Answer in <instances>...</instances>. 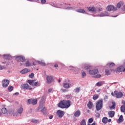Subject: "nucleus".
Returning <instances> with one entry per match:
<instances>
[{
  "label": "nucleus",
  "instance_id": "obj_2",
  "mask_svg": "<svg viewBox=\"0 0 125 125\" xmlns=\"http://www.w3.org/2000/svg\"><path fill=\"white\" fill-rule=\"evenodd\" d=\"M102 108H103V100L101 99L96 103V109L97 111H100Z\"/></svg>",
  "mask_w": 125,
  "mask_h": 125
},
{
  "label": "nucleus",
  "instance_id": "obj_51",
  "mask_svg": "<svg viewBox=\"0 0 125 125\" xmlns=\"http://www.w3.org/2000/svg\"><path fill=\"white\" fill-rule=\"evenodd\" d=\"M52 91V89H48V92H51Z\"/></svg>",
  "mask_w": 125,
  "mask_h": 125
},
{
  "label": "nucleus",
  "instance_id": "obj_1",
  "mask_svg": "<svg viewBox=\"0 0 125 125\" xmlns=\"http://www.w3.org/2000/svg\"><path fill=\"white\" fill-rule=\"evenodd\" d=\"M71 106V102L70 100H63L61 101L59 104L58 107L62 108V109H68Z\"/></svg>",
  "mask_w": 125,
  "mask_h": 125
},
{
  "label": "nucleus",
  "instance_id": "obj_58",
  "mask_svg": "<svg viewBox=\"0 0 125 125\" xmlns=\"http://www.w3.org/2000/svg\"><path fill=\"white\" fill-rule=\"evenodd\" d=\"M28 0L29 1H34V0Z\"/></svg>",
  "mask_w": 125,
  "mask_h": 125
},
{
  "label": "nucleus",
  "instance_id": "obj_21",
  "mask_svg": "<svg viewBox=\"0 0 125 125\" xmlns=\"http://www.w3.org/2000/svg\"><path fill=\"white\" fill-rule=\"evenodd\" d=\"M79 116H81V111H80V110H78L75 112L74 116L78 118Z\"/></svg>",
  "mask_w": 125,
  "mask_h": 125
},
{
  "label": "nucleus",
  "instance_id": "obj_27",
  "mask_svg": "<svg viewBox=\"0 0 125 125\" xmlns=\"http://www.w3.org/2000/svg\"><path fill=\"white\" fill-rule=\"evenodd\" d=\"M122 5H124V2L123 1H120L118 4H117V7L118 8H120Z\"/></svg>",
  "mask_w": 125,
  "mask_h": 125
},
{
  "label": "nucleus",
  "instance_id": "obj_38",
  "mask_svg": "<svg viewBox=\"0 0 125 125\" xmlns=\"http://www.w3.org/2000/svg\"><path fill=\"white\" fill-rule=\"evenodd\" d=\"M105 74L106 75H110V71H109V70H108V69H105Z\"/></svg>",
  "mask_w": 125,
  "mask_h": 125
},
{
  "label": "nucleus",
  "instance_id": "obj_44",
  "mask_svg": "<svg viewBox=\"0 0 125 125\" xmlns=\"http://www.w3.org/2000/svg\"><path fill=\"white\" fill-rule=\"evenodd\" d=\"M41 1L42 4H44L46 2V0H41Z\"/></svg>",
  "mask_w": 125,
  "mask_h": 125
},
{
  "label": "nucleus",
  "instance_id": "obj_6",
  "mask_svg": "<svg viewBox=\"0 0 125 125\" xmlns=\"http://www.w3.org/2000/svg\"><path fill=\"white\" fill-rule=\"evenodd\" d=\"M22 89H29V90H32L33 88L28 84V83L22 84L21 86Z\"/></svg>",
  "mask_w": 125,
  "mask_h": 125
},
{
  "label": "nucleus",
  "instance_id": "obj_43",
  "mask_svg": "<svg viewBox=\"0 0 125 125\" xmlns=\"http://www.w3.org/2000/svg\"><path fill=\"white\" fill-rule=\"evenodd\" d=\"M114 66H115V63L114 62H111L109 65V67H114Z\"/></svg>",
  "mask_w": 125,
  "mask_h": 125
},
{
  "label": "nucleus",
  "instance_id": "obj_23",
  "mask_svg": "<svg viewBox=\"0 0 125 125\" xmlns=\"http://www.w3.org/2000/svg\"><path fill=\"white\" fill-rule=\"evenodd\" d=\"M4 59L6 60H9L11 58V56L10 55H3Z\"/></svg>",
  "mask_w": 125,
  "mask_h": 125
},
{
  "label": "nucleus",
  "instance_id": "obj_15",
  "mask_svg": "<svg viewBox=\"0 0 125 125\" xmlns=\"http://www.w3.org/2000/svg\"><path fill=\"white\" fill-rule=\"evenodd\" d=\"M88 10L89 11H90L91 12H96V8H95L94 7H87Z\"/></svg>",
  "mask_w": 125,
  "mask_h": 125
},
{
  "label": "nucleus",
  "instance_id": "obj_41",
  "mask_svg": "<svg viewBox=\"0 0 125 125\" xmlns=\"http://www.w3.org/2000/svg\"><path fill=\"white\" fill-rule=\"evenodd\" d=\"M80 87H77L75 89V92L78 93L80 92Z\"/></svg>",
  "mask_w": 125,
  "mask_h": 125
},
{
  "label": "nucleus",
  "instance_id": "obj_16",
  "mask_svg": "<svg viewBox=\"0 0 125 125\" xmlns=\"http://www.w3.org/2000/svg\"><path fill=\"white\" fill-rule=\"evenodd\" d=\"M115 111H109L108 114L109 118H114V116H115Z\"/></svg>",
  "mask_w": 125,
  "mask_h": 125
},
{
  "label": "nucleus",
  "instance_id": "obj_47",
  "mask_svg": "<svg viewBox=\"0 0 125 125\" xmlns=\"http://www.w3.org/2000/svg\"><path fill=\"white\" fill-rule=\"evenodd\" d=\"M110 109H115V104H113L111 107Z\"/></svg>",
  "mask_w": 125,
  "mask_h": 125
},
{
  "label": "nucleus",
  "instance_id": "obj_7",
  "mask_svg": "<svg viewBox=\"0 0 125 125\" xmlns=\"http://www.w3.org/2000/svg\"><path fill=\"white\" fill-rule=\"evenodd\" d=\"M2 84L3 87H7L8 84H9V81L7 79H4L2 82Z\"/></svg>",
  "mask_w": 125,
  "mask_h": 125
},
{
  "label": "nucleus",
  "instance_id": "obj_29",
  "mask_svg": "<svg viewBox=\"0 0 125 125\" xmlns=\"http://www.w3.org/2000/svg\"><path fill=\"white\" fill-rule=\"evenodd\" d=\"M81 125H86V123L85 122V120H83L81 122Z\"/></svg>",
  "mask_w": 125,
  "mask_h": 125
},
{
  "label": "nucleus",
  "instance_id": "obj_39",
  "mask_svg": "<svg viewBox=\"0 0 125 125\" xmlns=\"http://www.w3.org/2000/svg\"><path fill=\"white\" fill-rule=\"evenodd\" d=\"M34 73H31L29 75V77L30 78V79H33L34 78Z\"/></svg>",
  "mask_w": 125,
  "mask_h": 125
},
{
  "label": "nucleus",
  "instance_id": "obj_14",
  "mask_svg": "<svg viewBox=\"0 0 125 125\" xmlns=\"http://www.w3.org/2000/svg\"><path fill=\"white\" fill-rule=\"evenodd\" d=\"M46 80H47V83H52V81H53L52 76H47Z\"/></svg>",
  "mask_w": 125,
  "mask_h": 125
},
{
  "label": "nucleus",
  "instance_id": "obj_52",
  "mask_svg": "<svg viewBox=\"0 0 125 125\" xmlns=\"http://www.w3.org/2000/svg\"><path fill=\"white\" fill-rule=\"evenodd\" d=\"M108 123H110V122L112 121V120L111 119H109L108 120H107Z\"/></svg>",
  "mask_w": 125,
  "mask_h": 125
},
{
  "label": "nucleus",
  "instance_id": "obj_31",
  "mask_svg": "<svg viewBox=\"0 0 125 125\" xmlns=\"http://www.w3.org/2000/svg\"><path fill=\"white\" fill-rule=\"evenodd\" d=\"M41 111L42 113H43V114L44 115L45 114V113H46V108L45 107H43Z\"/></svg>",
  "mask_w": 125,
  "mask_h": 125
},
{
  "label": "nucleus",
  "instance_id": "obj_33",
  "mask_svg": "<svg viewBox=\"0 0 125 125\" xmlns=\"http://www.w3.org/2000/svg\"><path fill=\"white\" fill-rule=\"evenodd\" d=\"M32 123H33V124H39V121L33 119L31 121Z\"/></svg>",
  "mask_w": 125,
  "mask_h": 125
},
{
  "label": "nucleus",
  "instance_id": "obj_55",
  "mask_svg": "<svg viewBox=\"0 0 125 125\" xmlns=\"http://www.w3.org/2000/svg\"><path fill=\"white\" fill-rule=\"evenodd\" d=\"M0 70H2V66L0 65Z\"/></svg>",
  "mask_w": 125,
  "mask_h": 125
},
{
  "label": "nucleus",
  "instance_id": "obj_25",
  "mask_svg": "<svg viewBox=\"0 0 125 125\" xmlns=\"http://www.w3.org/2000/svg\"><path fill=\"white\" fill-rule=\"evenodd\" d=\"M1 112H2V114H4L5 115H6V114H7L8 113L7 109L5 108H2Z\"/></svg>",
  "mask_w": 125,
  "mask_h": 125
},
{
  "label": "nucleus",
  "instance_id": "obj_34",
  "mask_svg": "<svg viewBox=\"0 0 125 125\" xmlns=\"http://www.w3.org/2000/svg\"><path fill=\"white\" fill-rule=\"evenodd\" d=\"M8 89L10 92L12 91L13 90V87L12 86H9L8 87Z\"/></svg>",
  "mask_w": 125,
  "mask_h": 125
},
{
  "label": "nucleus",
  "instance_id": "obj_4",
  "mask_svg": "<svg viewBox=\"0 0 125 125\" xmlns=\"http://www.w3.org/2000/svg\"><path fill=\"white\" fill-rule=\"evenodd\" d=\"M114 93V96H115L116 98H122V97L124 96V94L122 92H118V91H115Z\"/></svg>",
  "mask_w": 125,
  "mask_h": 125
},
{
  "label": "nucleus",
  "instance_id": "obj_53",
  "mask_svg": "<svg viewBox=\"0 0 125 125\" xmlns=\"http://www.w3.org/2000/svg\"><path fill=\"white\" fill-rule=\"evenodd\" d=\"M19 95V93H18V92L15 93V95Z\"/></svg>",
  "mask_w": 125,
  "mask_h": 125
},
{
  "label": "nucleus",
  "instance_id": "obj_10",
  "mask_svg": "<svg viewBox=\"0 0 125 125\" xmlns=\"http://www.w3.org/2000/svg\"><path fill=\"white\" fill-rule=\"evenodd\" d=\"M28 102L29 104H32V105H36L37 104V103H38V101L37 100V99H28Z\"/></svg>",
  "mask_w": 125,
  "mask_h": 125
},
{
  "label": "nucleus",
  "instance_id": "obj_24",
  "mask_svg": "<svg viewBox=\"0 0 125 125\" xmlns=\"http://www.w3.org/2000/svg\"><path fill=\"white\" fill-rule=\"evenodd\" d=\"M100 16H101L102 17H104L105 16H109V13H108V12H104V13H102L100 14Z\"/></svg>",
  "mask_w": 125,
  "mask_h": 125
},
{
  "label": "nucleus",
  "instance_id": "obj_12",
  "mask_svg": "<svg viewBox=\"0 0 125 125\" xmlns=\"http://www.w3.org/2000/svg\"><path fill=\"white\" fill-rule=\"evenodd\" d=\"M37 64H39L40 65H41V66H45V63L42 62V61H36L33 62V65L34 66H36Z\"/></svg>",
  "mask_w": 125,
  "mask_h": 125
},
{
  "label": "nucleus",
  "instance_id": "obj_60",
  "mask_svg": "<svg viewBox=\"0 0 125 125\" xmlns=\"http://www.w3.org/2000/svg\"><path fill=\"white\" fill-rule=\"evenodd\" d=\"M58 82H59V83H60V82H61V81L60 80V79H59V80H58Z\"/></svg>",
  "mask_w": 125,
  "mask_h": 125
},
{
  "label": "nucleus",
  "instance_id": "obj_11",
  "mask_svg": "<svg viewBox=\"0 0 125 125\" xmlns=\"http://www.w3.org/2000/svg\"><path fill=\"white\" fill-rule=\"evenodd\" d=\"M57 114L59 118H62L65 115V112L62 110H59L57 111Z\"/></svg>",
  "mask_w": 125,
  "mask_h": 125
},
{
  "label": "nucleus",
  "instance_id": "obj_36",
  "mask_svg": "<svg viewBox=\"0 0 125 125\" xmlns=\"http://www.w3.org/2000/svg\"><path fill=\"white\" fill-rule=\"evenodd\" d=\"M44 104V98H42L40 101V104Z\"/></svg>",
  "mask_w": 125,
  "mask_h": 125
},
{
  "label": "nucleus",
  "instance_id": "obj_40",
  "mask_svg": "<svg viewBox=\"0 0 125 125\" xmlns=\"http://www.w3.org/2000/svg\"><path fill=\"white\" fill-rule=\"evenodd\" d=\"M92 122H93V118H90L88 120V123H89L90 124H91V123H92Z\"/></svg>",
  "mask_w": 125,
  "mask_h": 125
},
{
  "label": "nucleus",
  "instance_id": "obj_50",
  "mask_svg": "<svg viewBox=\"0 0 125 125\" xmlns=\"http://www.w3.org/2000/svg\"><path fill=\"white\" fill-rule=\"evenodd\" d=\"M53 118V116L51 115L49 117V119H50V120H51V119H52Z\"/></svg>",
  "mask_w": 125,
  "mask_h": 125
},
{
  "label": "nucleus",
  "instance_id": "obj_17",
  "mask_svg": "<svg viewBox=\"0 0 125 125\" xmlns=\"http://www.w3.org/2000/svg\"><path fill=\"white\" fill-rule=\"evenodd\" d=\"M118 72H125V68L124 66H119L117 69Z\"/></svg>",
  "mask_w": 125,
  "mask_h": 125
},
{
  "label": "nucleus",
  "instance_id": "obj_9",
  "mask_svg": "<svg viewBox=\"0 0 125 125\" xmlns=\"http://www.w3.org/2000/svg\"><path fill=\"white\" fill-rule=\"evenodd\" d=\"M106 9L107 10V11H113V10H117V9L112 5L107 6L106 8Z\"/></svg>",
  "mask_w": 125,
  "mask_h": 125
},
{
  "label": "nucleus",
  "instance_id": "obj_42",
  "mask_svg": "<svg viewBox=\"0 0 125 125\" xmlns=\"http://www.w3.org/2000/svg\"><path fill=\"white\" fill-rule=\"evenodd\" d=\"M65 96L67 98H68V99H71L72 98V96L71 95H66Z\"/></svg>",
  "mask_w": 125,
  "mask_h": 125
},
{
  "label": "nucleus",
  "instance_id": "obj_5",
  "mask_svg": "<svg viewBox=\"0 0 125 125\" xmlns=\"http://www.w3.org/2000/svg\"><path fill=\"white\" fill-rule=\"evenodd\" d=\"M27 83L32 86H38L39 85V82H35V80H28Z\"/></svg>",
  "mask_w": 125,
  "mask_h": 125
},
{
  "label": "nucleus",
  "instance_id": "obj_49",
  "mask_svg": "<svg viewBox=\"0 0 125 125\" xmlns=\"http://www.w3.org/2000/svg\"><path fill=\"white\" fill-rule=\"evenodd\" d=\"M96 116L97 118H99V117H100V114L97 113Z\"/></svg>",
  "mask_w": 125,
  "mask_h": 125
},
{
  "label": "nucleus",
  "instance_id": "obj_3",
  "mask_svg": "<svg viewBox=\"0 0 125 125\" xmlns=\"http://www.w3.org/2000/svg\"><path fill=\"white\" fill-rule=\"evenodd\" d=\"M89 73L90 75H92L93 76H94V77H95L96 79L101 78V75L97 74L99 73L98 69H97L93 70H90L89 71Z\"/></svg>",
  "mask_w": 125,
  "mask_h": 125
},
{
  "label": "nucleus",
  "instance_id": "obj_26",
  "mask_svg": "<svg viewBox=\"0 0 125 125\" xmlns=\"http://www.w3.org/2000/svg\"><path fill=\"white\" fill-rule=\"evenodd\" d=\"M77 12H79V13H84L85 12V10L83 9H79L76 10Z\"/></svg>",
  "mask_w": 125,
  "mask_h": 125
},
{
  "label": "nucleus",
  "instance_id": "obj_62",
  "mask_svg": "<svg viewBox=\"0 0 125 125\" xmlns=\"http://www.w3.org/2000/svg\"><path fill=\"white\" fill-rule=\"evenodd\" d=\"M0 116H1V112H0Z\"/></svg>",
  "mask_w": 125,
  "mask_h": 125
},
{
  "label": "nucleus",
  "instance_id": "obj_18",
  "mask_svg": "<svg viewBox=\"0 0 125 125\" xmlns=\"http://www.w3.org/2000/svg\"><path fill=\"white\" fill-rule=\"evenodd\" d=\"M87 106L89 109H92L93 107V103H92V102L91 101H89Z\"/></svg>",
  "mask_w": 125,
  "mask_h": 125
},
{
  "label": "nucleus",
  "instance_id": "obj_8",
  "mask_svg": "<svg viewBox=\"0 0 125 125\" xmlns=\"http://www.w3.org/2000/svg\"><path fill=\"white\" fill-rule=\"evenodd\" d=\"M16 60L19 62H24L25 61V57L23 56H18L16 57Z\"/></svg>",
  "mask_w": 125,
  "mask_h": 125
},
{
  "label": "nucleus",
  "instance_id": "obj_46",
  "mask_svg": "<svg viewBox=\"0 0 125 125\" xmlns=\"http://www.w3.org/2000/svg\"><path fill=\"white\" fill-rule=\"evenodd\" d=\"M102 10H103V8L102 7L98 8V11H102Z\"/></svg>",
  "mask_w": 125,
  "mask_h": 125
},
{
  "label": "nucleus",
  "instance_id": "obj_56",
  "mask_svg": "<svg viewBox=\"0 0 125 125\" xmlns=\"http://www.w3.org/2000/svg\"><path fill=\"white\" fill-rule=\"evenodd\" d=\"M88 125H96L95 123H93L92 124H88Z\"/></svg>",
  "mask_w": 125,
  "mask_h": 125
},
{
  "label": "nucleus",
  "instance_id": "obj_32",
  "mask_svg": "<svg viewBox=\"0 0 125 125\" xmlns=\"http://www.w3.org/2000/svg\"><path fill=\"white\" fill-rule=\"evenodd\" d=\"M98 97H99L98 95L96 94L93 96V100H96L97 99H98Z\"/></svg>",
  "mask_w": 125,
  "mask_h": 125
},
{
  "label": "nucleus",
  "instance_id": "obj_57",
  "mask_svg": "<svg viewBox=\"0 0 125 125\" xmlns=\"http://www.w3.org/2000/svg\"><path fill=\"white\" fill-rule=\"evenodd\" d=\"M111 95H112V96H115V94H114V93H111Z\"/></svg>",
  "mask_w": 125,
  "mask_h": 125
},
{
  "label": "nucleus",
  "instance_id": "obj_63",
  "mask_svg": "<svg viewBox=\"0 0 125 125\" xmlns=\"http://www.w3.org/2000/svg\"><path fill=\"white\" fill-rule=\"evenodd\" d=\"M124 9H125V5L124 6Z\"/></svg>",
  "mask_w": 125,
  "mask_h": 125
},
{
  "label": "nucleus",
  "instance_id": "obj_20",
  "mask_svg": "<svg viewBox=\"0 0 125 125\" xmlns=\"http://www.w3.org/2000/svg\"><path fill=\"white\" fill-rule=\"evenodd\" d=\"M71 84L69 83H63V86L64 88H69L71 86Z\"/></svg>",
  "mask_w": 125,
  "mask_h": 125
},
{
  "label": "nucleus",
  "instance_id": "obj_30",
  "mask_svg": "<svg viewBox=\"0 0 125 125\" xmlns=\"http://www.w3.org/2000/svg\"><path fill=\"white\" fill-rule=\"evenodd\" d=\"M25 66L26 67H29L31 66V63H30V61H27L25 63Z\"/></svg>",
  "mask_w": 125,
  "mask_h": 125
},
{
  "label": "nucleus",
  "instance_id": "obj_37",
  "mask_svg": "<svg viewBox=\"0 0 125 125\" xmlns=\"http://www.w3.org/2000/svg\"><path fill=\"white\" fill-rule=\"evenodd\" d=\"M82 78H84V77H86V73H85V72H84V71H83L82 72Z\"/></svg>",
  "mask_w": 125,
  "mask_h": 125
},
{
  "label": "nucleus",
  "instance_id": "obj_48",
  "mask_svg": "<svg viewBox=\"0 0 125 125\" xmlns=\"http://www.w3.org/2000/svg\"><path fill=\"white\" fill-rule=\"evenodd\" d=\"M58 67V64L57 63H55L54 64V67L55 68H57Z\"/></svg>",
  "mask_w": 125,
  "mask_h": 125
},
{
  "label": "nucleus",
  "instance_id": "obj_35",
  "mask_svg": "<svg viewBox=\"0 0 125 125\" xmlns=\"http://www.w3.org/2000/svg\"><path fill=\"white\" fill-rule=\"evenodd\" d=\"M97 86H101L102 85V82H99L96 83Z\"/></svg>",
  "mask_w": 125,
  "mask_h": 125
},
{
  "label": "nucleus",
  "instance_id": "obj_64",
  "mask_svg": "<svg viewBox=\"0 0 125 125\" xmlns=\"http://www.w3.org/2000/svg\"><path fill=\"white\" fill-rule=\"evenodd\" d=\"M88 113H89V110H88Z\"/></svg>",
  "mask_w": 125,
  "mask_h": 125
},
{
  "label": "nucleus",
  "instance_id": "obj_61",
  "mask_svg": "<svg viewBox=\"0 0 125 125\" xmlns=\"http://www.w3.org/2000/svg\"><path fill=\"white\" fill-rule=\"evenodd\" d=\"M36 1H40V0H35Z\"/></svg>",
  "mask_w": 125,
  "mask_h": 125
},
{
  "label": "nucleus",
  "instance_id": "obj_59",
  "mask_svg": "<svg viewBox=\"0 0 125 125\" xmlns=\"http://www.w3.org/2000/svg\"><path fill=\"white\" fill-rule=\"evenodd\" d=\"M97 92H100V90H98L97 91Z\"/></svg>",
  "mask_w": 125,
  "mask_h": 125
},
{
  "label": "nucleus",
  "instance_id": "obj_22",
  "mask_svg": "<svg viewBox=\"0 0 125 125\" xmlns=\"http://www.w3.org/2000/svg\"><path fill=\"white\" fill-rule=\"evenodd\" d=\"M122 122H124V117H123V115H121L117 120V123L120 124V123H122Z\"/></svg>",
  "mask_w": 125,
  "mask_h": 125
},
{
  "label": "nucleus",
  "instance_id": "obj_28",
  "mask_svg": "<svg viewBox=\"0 0 125 125\" xmlns=\"http://www.w3.org/2000/svg\"><path fill=\"white\" fill-rule=\"evenodd\" d=\"M108 122V118L107 117H104L102 119V122L104 124H107V122Z\"/></svg>",
  "mask_w": 125,
  "mask_h": 125
},
{
  "label": "nucleus",
  "instance_id": "obj_13",
  "mask_svg": "<svg viewBox=\"0 0 125 125\" xmlns=\"http://www.w3.org/2000/svg\"><path fill=\"white\" fill-rule=\"evenodd\" d=\"M23 106L22 105H21L20 107H19L17 110V113L18 114H22V113H23Z\"/></svg>",
  "mask_w": 125,
  "mask_h": 125
},
{
  "label": "nucleus",
  "instance_id": "obj_54",
  "mask_svg": "<svg viewBox=\"0 0 125 125\" xmlns=\"http://www.w3.org/2000/svg\"><path fill=\"white\" fill-rule=\"evenodd\" d=\"M66 91H68V90L64 89L63 90V92H66Z\"/></svg>",
  "mask_w": 125,
  "mask_h": 125
},
{
  "label": "nucleus",
  "instance_id": "obj_45",
  "mask_svg": "<svg viewBox=\"0 0 125 125\" xmlns=\"http://www.w3.org/2000/svg\"><path fill=\"white\" fill-rule=\"evenodd\" d=\"M90 66H86L85 67V70H88V69H90Z\"/></svg>",
  "mask_w": 125,
  "mask_h": 125
},
{
  "label": "nucleus",
  "instance_id": "obj_19",
  "mask_svg": "<svg viewBox=\"0 0 125 125\" xmlns=\"http://www.w3.org/2000/svg\"><path fill=\"white\" fill-rule=\"evenodd\" d=\"M28 72H30V69L28 68H24V69L21 71V74H27V73H28Z\"/></svg>",
  "mask_w": 125,
  "mask_h": 125
}]
</instances>
